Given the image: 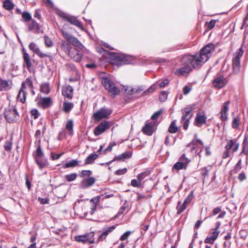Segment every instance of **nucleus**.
Returning <instances> with one entry per match:
<instances>
[{
    "instance_id": "nucleus-1",
    "label": "nucleus",
    "mask_w": 248,
    "mask_h": 248,
    "mask_svg": "<svg viewBox=\"0 0 248 248\" xmlns=\"http://www.w3.org/2000/svg\"><path fill=\"white\" fill-rule=\"evenodd\" d=\"M215 50V46L212 44H208L201 49L200 52L194 55H186L181 60L185 66L177 69L175 74L176 75L187 76L192 71L191 66L195 69L200 68L211 57V53Z\"/></svg>"
},
{
    "instance_id": "nucleus-2",
    "label": "nucleus",
    "mask_w": 248,
    "mask_h": 248,
    "mask_svg": "<svg viewBox=\"0 0 248 248\" xmlns=\"http://www.w3.org/2000/svg\"><path fill=\"white\" fill-rule=\"evenodd\" d=\"M195 104L189 105L182 110L183 115L181 122L183 124V128L185 130H187L188 128L189 120L193 115L192 111L195 109Z\"/></svg>"
},
{
    "instance_id": "nucleus-3",
    "label": "nucleus",
    "mask_w": 248,
    "mask_h": 248,
    "mask_svg": "<svg viewBox=\"0 0 248 248\" xmlns=\"http://www.w3.org/2000/svg\"><path fill=\"white\" fill-rule=\"evenodd\" d=\"M102 83L112 97H115L120 93V90L116 87L114 82L109 78H103Z\"/></svg>"
},
{
    "instance_id": "nucleus-4",
    "label": "nucleus",
    "mask_w": 248,
    "mask_h": 248,
    "mask_svg": "<svg viewBox=\"0 0 248 248\" xmlns=\"http://www.w3.org/2000/svg\"><path fill=\"white\" fill-rule=\"evenodd\" d=\"M4 116L6 120L9 123L16 122L19 118L16 109L13 106L9 107L5 109Z\"/></svg>"
},
{
    "instance_id": "nucleus-5",
    "label": "nucleus",
    "mask_w": 248,
    "mask_h": 248,
    "mask_svg": "<svg viewBox=\"0 0 248 248\" xmlns=\"http://www.w3.org/2000/svg\"><path fill=\"white\" fill-rule=\"evenodd\" d=\"M111 113L110 109L102 108L93 114V117L95 121H99L103 119L108 118Z\"/></svg>"
},
{
    "instance_id": "nucleus-6",
    "label": "nucleus",
    "mask_w": 248,
    "mask_h": 248,
    "mask_svg": "<svg viewBox=\"0 0 248 248\" xmlns=\"http://www.w3.org/2000/svg\"><path fill=\"white\" fill-rule=\"evenodd\" d=\"M62 32L63 36L69 43L80 49L83 47V45L76 37L69 33L67 31L62 30Z\"/></svg>"
},
{
    "instance_id": "nucleus-7",
    "label": "nucleus",
    "mask_w": 248,
    "mask_h": 248,
    "mask_svg": "<svg viewBox=\"0 0 248 248\" xmlns=\"http://www.w3.org/2000/svg\"><path fill=\"white\" fill-rule=\"evenodd\" d=\"M243 51L240 48L234 55L232 59V69L234 73L237 74L239 72L240 68V58L243 55Z\"/></svg>"
},
{
    "instance_id": "nucleus-8",
    "label": "nucleus",
    "mask_w": 248,
    "mask_h": 248,
    "mask_svg": "<svg viewBox=\"0 0 248 248\" xmlns=\"http://www.w3.org/2000/svg\"><path fill=\"white\" fill-rule=\"evenodd\" d=\"M93 236L94 232H92L86 234L76 236L75 237V240L78 242H88L90 244H92L94 242Z\"/></svg>"
},
{
    "instance_id": "nucleus-9",
    "label": "nucleus",
    "mask_w": 248,
    "mask_h": 248,
    "mask_svg": "<svg viewBox=\"0 0 248 248\" xmlns=\"http://www.w3.org/2000/svg\"><path fill=\"white\" fill-rule=\"evenodd\" d=\"M29 47L30 49L34 52L40 58H44L45 57H48L50 58V59H52V57L50 55L42 52L40 49L37 47L36 44L33 42L29 44Z\"/></svg>"
},
{
    "instance_id": "nucleus-10",
    "label": "nucleus",
    "mask_w": 248,
    "mask_h": 248,
    "mask_svg": "<svg viewBox=\"0 0 248 248\" xmlns=\"http://www.w3.org/2000/svg\"><path fill=\"white\" fill-rule=\"evenodd\" d=\"M109 124L107 121H104L101 123L96 126L93 131L94 134L96 136H99L106 131V129L109 128Z\"/></svg>"
},
{
    "instance_id": "nucleus-11",
    "label": "nucleus",
    "mask_w": 248,
    "mask_h": 248,
    "mask_svg": "<svg viewBox=\"0 0 248 248\" xmlns=\"http://www.w3.org/2000/svg\"><path fill=\"white\" fill-rule=\"evenodd\" d=\"M181 161L176 162L173 167V169L176 170H180L183 168L186 169L187 164L189 162L188 159L186 157L185 155L184 154L180 157Z\"/></svg>"
},
{
    "instance_id": "nucleus-12",
    "label": "nucleus",
    "mask_w": 248,
    "mask_h": 248,
    "mask_svg": "<svg viewBox=\"0 0 248 248\" xmlns=\"http://www.w3.org/2000/svg\"><path fill=\"white\" fill-rule=\"evenodd\" d=\"M62 18L68 22L72 25L78 27L80 29H82V25L81 22L78 20L75 16H70L67 15H63L62 16Z\"/></svg>"
},
{
    "instance_id": "nucleus-13",
    "label": "nucleus",
    "mask_w": 248,
    "mask_h": 248,
    "mask_svg": "<svg viewBox=\"0 0 248 248\" xmlns=\"http://www.w3.org/2000/svg\"><path fill=\"white\" fill-rule=\"evenodd\" d=\"M67 55L75 62H79L81 59L82 54L77 48L73 47Z\"/></svg>"
},
{
    "instance_id": "nucleus-14",
    "label": "nucleus",
    "mask_w": 248,
    "mask_h": 248,
    "mask_svg": "<svg viewBox=\"0 0 248 248\" xmlns=\"http://www.w3.org/2000/svg\"><path fill=\"white\" fill-rule=\"evenodd\" d=\"M227 83L226 79L221 76L216 77L213 82L214 86L218 89L223 87Z\"/></svg>"
},
{
    "instance_id": "nucleus-15",
    "label": "nucleus",
    "mask_w": 248,
    "mask_h": 248,
    "mask_svg": "<svg viewBox=\"0 0 248 248\" xmlns=\"http://www.w3.org/2000/svg\"><path fill=\"white\" fill-rule=\"evenodd\" d=\"M95 182V179L93 177H88L83 180L80 184V187L82 189L87 188L93 186Z\"/></svg>"
},
{
    "instance_id": "nucleus-16",
    "label": "nucleus",
    "mask_w": 248,
    "mask_h": 248,
    "mask_svg": "<svg viewBox=\"0 0 248 248\" xmlns=\"http://www.w3.org/2000/svg\"><path fill=\"white\" fill-rule=\"evenodd\" d=\"M142 131L145 134L151 136L155 131V124L154 123H147L142 128Z\"/></svg>"
},
{
    "instance_id": "nucleus-17",
    "label": "nucleus",
    "mask_w": 248,
    "mask_h": 248,
    "mask_svg": "<svg viewBox=\"0 0 248 248\" xmlns=\"http://www.w3.org/2000/svg\"><path fill=\"white\" fill-rule=\"evenodd\" d=\"M116 225H112L104 230L102 234L98 237V241H103L105 240L107 235L116 228Z\"/></svg>"
},
{
    "instance_id": "nucleus-18",
    "label": "nucleus",
    "mask_w": 248,
    "mask_h": 248,
    "mask_svg": "<svg viewBox=\"0 0 248 248\" xmlns=\"http://www.w3.org/2000/svg\"><path fill=\"white\" fill-rule=\"evenodd\" d=\"M26 89V87L25 86V84L22 83L21 89L17 95V99L22 103H24L26 100L27 95Z\"/></svg>"
},
{
    "instance_id": "nucleus-19",
    "label": "nucleus",
    "mask_w": 248,
    "mask_h": 248,
    "mask_svg": "<svg viewBox=\"0 0 248 248\" xmlns=\"http://www.w3.org/2000/svg\"><path fill=\"white\" fill-rule=\"evenodd\" d=\"M31 21V23L28 24L29 31H33L35 33H38L40 29L39 24L33 19Z\"/></svg>"
},
{
    "instance_id": "nucleus-20",
    "label": "nucleus",
    "mask_w": 248,
    "mask_h": 248,
    "mask_svg": "<svg viewBox=\"0 0 248 248\" xmlns=\"http://www.w3.org/2000/svg\"><path fill=\"white\" fill-rule=\"evenodd\" d=\"M207 117L204 115H200L198 113L196 115L195 120V125L201 127L203 124H205L206 122Z\"/></svg>"
},
{
    "instance_id": "nucleus-21",
    "label": "nucleus",
    "mask_w": 248,
    "mask_h": 248,
    "mask_svg": "<svg viewBox=\"0 0 248 248\" xmlns=\"http://www.w3.org/2000/svg\"><path fill=\"white\" fill-rule=\"evenodd\" d=\"M219 233V231H214L210 236L206 237L204 240V243L206 244H213L214 241L217 239Z\"/></svg>"
},
{
    "instance_id": "nucleus-22",
    "label": "nucleus",
    "mask_w": 248,
    "mask_h": 248,
    "mask_svg": "<svg viewBox=\"0 0 248 248\" xmlns=\"http://www.w3.org/2000/svg\"><path fill=\"white\" fill-rule=\"evenodd\" d=\"M40 103L44 108H48L52 104V101L49 97H44L41 98Z\"/></svg>"
},
{
    "instance_id": "nucleus-23",
    "label": "nucleus",
    "mask_w": 248,
    "mask_h": 248,
    "mask_svg": "<svg viewBox=\"0 0 248 248\" xmlns=\"http://www.w3.org/2000/svg\"><path fill=\"white\" fill-rule=\"evenodd\" d=\"M73 88L71 86H68L62 91V95L68 99H71L73 97Z\"/></svg>"
},
{
    "instance_id": "nucleus-24",
    "label": "nucleus",
    "mask_w": 248,
    "mask_h": 248,
    "mask_svg": "<svg viewBox=\"0 0 248 248\" xmlns=\"http://www.w3.org/2000/svg\"><path fill=\"white\" fill-rule=\"evenodd\" d=\"M132 155V153L131 152H125L123 153L121 155H120L117 156H115L113 161L114 160H124L126 159L129 158L131 157Z\"/></svg>"
},
{
    "instance_id": "nucleus-25",
    "label": "nucleus",
    "mask_w": 248,
    "mask_h": 248,
    "mask_svg": "<svg viewBox=\"0 0 248 248\" xmlns=\"http://www.w3.org/2000/svg\"><path fill=\"white\" fill-rule=\"evenodd\" d=\"M98 155L96 154H92L87 156L85 160V164H91L94 162V160L97 158Z\"/></svg>"
},
{
    "instance_id": "nucleus-26",
    "label": "nucleus",
    "mask_w": 248,
    "mask_h": 248,
    "mask_svg": "<svg viewBox=\"0 0 248 248\" xmlns=\"http://www.w3.org/2000/svg\"><path fill=\"white\" fill-rule=\"evenodd\" d=\"M73 107V103L71 102H64L63 103L62 110L65 113H68L71 111Z\"/></svg>"
},
{
    "instance_id": "nucleus-27",
    "label": "nucleus",
    "mask_w": 248,
    "mask_h": 248,
    "mask_svg": "<svg viewBox=\"0 0 248 248\" xmlns=\"http://www.w3.org/2000/svg\"><path fill=\"white\" fill-rule=\"evenodd\" d=\"M23 59L27 68L30 69L31 66V62L30 60V57L26 52H24L23 53Z\"/></svg>"
},
{
    "instance_id": "nucleus-28",
    "label": "nucleus",
    "mask_w": 248,
    "mask_h": 248,
    "mask_svg": "<svg viewBox=\"0 0 248 248\" xmlns=\"http://www.w3.org/2000/svg\"><path fill=\"white\" fill-rule=\"evenodd\" d=\"M40 91L41 93L47 94L49 93L50 88L48 83H43L40 85Z\"/></svg>"
},
{
    "instance_id": "nucleus-29",
    "label": "nucleus",
    "mask_w": 248,
    "mask_h": 248,
    "mask_svg": "<svg viewBox=\"0 0 248 248\" xmlns=\"http://www.w3.org/2000/svg\"><path fill=\"white\" fill-rule=\"evenodd\" d=\"M80 161H78L77 159H73L65 164V168H73L79 165V163Z\"/></svg>"
},
{
    "instance_id": "nucleus-30",
    "label": "nucleus",
    "mask_w": 248,
    "mask_h": 248,
    "mask_svg": "<svg viewBox=\"0 0 248 248\" xmlns=\"http://www.w3.org/2000/svg\"><path fill=\"white\" fill-rule=\"evenodd\" d=\"M186 208V204H185L184 202L183 204H182L181 202L179 201L176 207V209L177 210V214L178 215H180L185 210Z\"/></svg>"
},
{
    "instance_id": "nucleus-31",
    "label": "nucleus",
    "mask_w": 248,
    "mask_h": 248,
    "mask_svg": "<svg viewBox=\"0 0 248 248\" xmlns=\"http://www.w3.org/2000/svg\"><path fill=\"white\" fill-rule=\"evenodd\" d=\"M178 129V127L176 125V120H174L170 124L168 130L171 133H175L177 132Z\"/></svg>"
},
{
    "instance_id": "nucleus-32",
    "label": "nucleus",
    "mask_w": 248,
    "mask_h": 248,
    "mask_svg": "<svg viewBox=\"0 0 248 248\" xmlns=\"http://www.w3.org/2000/svg\"><path fill=\"white\" fill-rule=\"evenodd\" d=\"M3 7L7 10H11L14 8V4L9 0H6L4 1L3 4Z\"/></svg>"
},
{
    "instance_id": "nucleus-33",
    "label": "nucleus",
    "mask_w": 248,
    "mask_h": 248,
    "mask_svg": "<svg viewBox=\"0 0 248 248\" xmlns=\"http://www.w3.org/2000/svg\"><path fill=\"white\" fill-rule=\"evenodd\" d=\"M198 143L201 144L203 146V142L200 140L194 139L192 141L187 145V147L193 146L192 150H195L196 147H195Z\"/></svg>"
},
{
    "instance_id": "nucleus-34",
    "label": "nucleus",
    "mask_w": 248,
    "mask_h": 248,
    "mask_svg": "<svg viewBox=\"0 0 248 248\" xmlns=\"http://www.w3.org/2000/svg\"><path fill=\"white\" fill-rule=\"evenodd\" d=\"M72 48L69 43L63 42L62 44V48L67 54L69 53Z\"/></svg>"
},
{
    "instance_id": "nucleus-35",
    "label": "nucleus",
    "mask_w": 248,
    "mask_h": 248,
    "mask_svg": "<svg viewBox=\"0 0 248 248\" xmlns=\"http://www.w3.org/2000/svg\"><path fill=\"white\" fill-rule=\"evenodd\" d=\"M242 153H244L248 155V140L247 138H245L243 143V150Z\"/></svg>"
},
{
    "instance_id": "nucleus-36",
    "label": "nucleus",
    "mask_w": 248,
    "mask_h": 248,
    "mask_svg": "<svg viewBox=\"0 0 248 248\" xmlns=\"http://www.w3.org/2000/svg\"><path fill=\"white\" fill-rule=\"evenodd\" d=\"M0 85L4 90H7L9 89V84L7 80L2 79L1 78H0Z\"/></svg>"
},
{
    "instance_id": "nucleus-37",
    "label": "nucleus",
    "mask_w": 248,
    "mask_h": 248,
    "mask_svg": "<svg viewBox=\"0 0 248 248\" xmlns=\"http://www.w3.org/2000/svg\"><path fill=\"white\" fill-rule=\"evenodd\" d=\"M77 177V174L75 173L67 174L65 176V178L68 182H71L75 180Z\"/></svg>"
},
{
    "instance_id": "nucleus-38",
    "label": "nucleus",
    "mask_w": 248,
    "mask_h": 248,
    "mask_svg": "<svg viewBox=\"0 0 248 248\" xmlns=\"http://www.w3.org/2000/svg\"><path fill=\"white\" fill-rule=\"evenodd\" d=\"M22 16L24 22H28L32 20L31 15L27 12L22 13Z\"/></svg>"
},
{
    "instance_id": "nucleus-39",
    "label": "nucleus",
    "mask_w": 248,
    "mask_h": 248,
    "mask_svg": "<svg viewBox=\"0 0 248 248\" xmlns=\"http://www.w3.org/2000/svg\"><path fill=\"white\" fill-rule=\"evenodd\" d=\"M73 121L72 120H69L67 121L65 128L67 129L69 132H72L73 130Z\"/></svg>"
},
{
    "instance_id": "nucleus-40",
    "label": "nucleus",
    "mask_w": 248,
    "mask_h": 248,
    "mask_svg": "<svg viewBox=\"0 0 248 248\" xmlns=\"http://www.w3.org/2000/svg\"><path fill=\"white\" fill-rule=\"evenodd\" d=\"M240 124V118L238 117H234L232 122V127L236 129Z\"/></svg>"
},
{
    "instance_id": "nucleus-41",
    "label": "nucleus",
    "mask_w": 248,
    "mask_h": 248,
    "mask_svg": "<svg viewBox=\"0 0 248 248\" xmlns=\"http://www.w3.org/2000/svg\"><path fill=\"white\" fill-rule=\"evenodd\" d=\"M12 142L11 140H7L4 145V148L5 151L10 152L12 149Z\"/></svg>"
},
{
    "instance_id": "nucleus-42",
    "label": "nucleus",
    "mask_w": 248,
    "mask_h": 248,
    "mask_svg": "<svg viewBox=\"0 0 248 248\" xmlns=\"http://www.w3.org/2000/svg\"><path fill=\"white\" fill-rule=\"evenodd\" d=\"M35 161L37 164L41 169H43L46 166V161H44L39 158H35Z\"/></svg>"
},
{
    "instance_id": "nucleus-43",
    "label": "nucleus",
    "mask_w": 248,
    "mask_h": 248,
    "mask_svg": "<svg viewBox=\"0 0 248 248\" xmlns=\"http://www.w3.org/2000/svg\"><path fill=\"white\" fill-rule=\"evenodd\" d=\"M45 44L47 47H51L53 46V43L51 39L47 36L45 35L44 37Z\"/></svg>"
},
{
    "instance_id": "nucleus-44",
    "label": "nucleus",
    "mask_w": 248,
    "mask_h": 248,
    "mask_svg": "<svg viewBox=\"0 0 248 248\" xmlns=\"http://www.w3.org/2000/svg\"><path fill=\"white\" fill-rule=\"evenodd\" d=\"M44 155V153L42 150L40 145L38 146L35 152V158H39Z\"/></svg>"
},
{
    "instance_id": "nucleus-45",
    "label": "nucleus",
    "mask_w": 248,
    "mask_h": 248,
    "mask_svg": "<svg viewBox=\"0 0 248 248\" xmlns=\"http://www.w3.org/2000/svg\"><path fill=\"white\" fill-rule=\"evenodd\" d=\"M230 103V101H228L225 102L223 104V107L221 110V112H222V113L225 112V113H228V111L229 110V105Z\"/></svg>"
},
{
    "instance_id": "nucleus-46",
    "label": "nucleus",
    "mask_w": 248,
    "mask_h": 248,
    "mask_svg": "<svg viewBox=\"0 0 248 248\" xmlns=\"http://www.w3.org/2000/svg\"><path fill=\"white\" fill-rule=\"evenodd\" d=\"M131 184L134 187H140L141 186V182L139 181L138 179L137 180L133 179L131 181Z\"/></svg>"
},
{
    "instance_id": "nucleus-47",
    "label": "nucleus",
    "mask_w": 248,
    "mask_h": 248,
    "mask_svg": "<svg viewBox=\"0 0 248 248\" xmlns=\"http://www.w3.org/2000/svg\"><path fill=\"white\" fill-rule=\"evenodd\" d=\"M216 20H211L209 22H206L205 25L208 29L211 30L213 29L216 24Z\"/></svg>"
},
{
    "instance_id": "nucleus-48",
    "label": "nucleus",
    "mask_w": 248,
    "mask_h": 248,
    "mask_svg": "<svg viewBox=\"0 0 248 248\" xmlns=\"http://www.w3.org/2000/svg\"><path fill=\"white\" fill-rule=\"evenodd\" d=\"M149 174V173H148L146 171L141 172L140 174H139L137 175V179L140 181V182H142V181L144 179V178L147 176Z\"/></svg>"
},
{
    "instance_id": "nucleus-49",
    "label": "nucleus",
    "mask_w": 248,
    "mask_h": 248,
    "mask_svg": "<svg viewBox=\"0 0 248 248\" xmlns=\"http://www.w3.org/2000/svg\"><path fill=\"white\" fill-rule=\"evenodd\" d=\"M168 97V94L166 92L162 91L159 97V100L161 102L165 101Z\"/></svg>"
},
{
    "instance_id": "nucleus-50",
    "label": "nucleus",
    "mask_w": 248,
    "mask_h": 248,
    "mask_svg": "<svg viewBox=\"0 0 248 248\" xmlns=\"http://www.w3.org/2000/svg\"><path fill=\"white\" fill-rule=\"evenodd\" d=\"M22 83L25 84V87H26V86H27L30 89L33 88L32 82L31 80V78H27L26 79L25 81L24 82H23Z\"/></svg>"
},
{
    "instance_id": "nucleus-51",
    "label": "nucleus",
    "mask_w": 248,
    "mask_h": 248,
    "mask_svg": "<svg viewBox=\"0 0 248 248\" xmlns=\"http://www.w3.org/2000/svg\"><path fill=\"white\" fill-rule=\"evenodd\" d=\"M193 191H191L190 192V193H189V194L188 195V196H187V197L184 201V203L186 204L188 203H189L193 199Z\"/></svg>"
},
{
    "instance_id": "nucleus-52",
    "label": "nucleus",
    "mask_w": 248,
    "mask_h": 248,
    "mask_svg": "<svg viewBox=\"0 0 248 248\" xmlns=\"http://www.w3.org/2000/svg\"><path fill=\"white\" fill-rule=\"evenodd\" d=\"M233 145L234 141L232 140H228L227 141V144L225 147L226 150L230 151L232 148Z\"/></svg>"
},
{
    "instance_id": "nucleus-53",
    "label": "nucleus",
    "mask_w": 248,
    "mask_h": 248,
    "mask_svg": "<svg viewBox=\"0 0 248 248\" xmlns=\"http://www.w3.org/2000/svg\"><path fill=\"white\" fill-rule=\"evenodd\" d=\"M64 153H62L59 154H57L54 153H51V157L52 158V159L53 160H57L59 159L63 154Z\"/></svg>"
},
{
    "instance_id": "nucleus-54",
    "label": "nucleus",
    "mask_w": 248,
    "mask_h": 248,
    "mask_svg": "<svg viewBox=\"0 0 248 248\" xmlns=\"http://www.w3.org/2000/svg\"><path fill=\"white\" fill-rule=\"evenodd\" d=\"M127 169L124 168L122 169H119L115 171V174L117 175H121L125 174L127 172Z\"/></svg>"
},
{
    "instance_id": "nucleus-55",
    "label": "nucleus",
    "mask_w": 248,
    "mask_h": 248,
    "mask_svg": "<svg viewBox=\"0 0 248 248\" xmlns=\"http://www.w3.org/2000/svg\"><path fill=\"white\" fill-rule=\"evenodd\" d=\"M116 145V143L115 142H111L109 143V145L108 146V147H107V148H106L105 150H104L103 152V153H106V152L107 151H109V152H110L112 151V147Z\"/></svg>"
},
{
    "instance_id": "nucleus-56",
    "label": "nucleus",
    "mask_w": 248,
    "mask_h": 248,
    "mask_svg": "<svg viewBox=\"0 0 248 248\" xmlns=\"http://www.w3.org/2000/svg\"><path fill=\"white\" fill-rule=\"evenodd\" d=\"M115 58L117 60L122 61V62H124V61H125L127 60L126 57L124 55H122V54H117L115 56Z\"/></svg>"
},
{
    "instance_id": "nucleus-57",
    "label": "nucleus",
    "mask_w": 248,
    "mask_h": 248,
    "mask_svg": "<svg viewBox=\"0 0 248 248\" xmlns=\"http://www.w3.org/2000/svg\"><path fill=\"white\" fill-rule=\"evenodd\" d=\"M131 232L130 231L126 232L121 236L120 239L122 241L125 240L131 234Z\"/></svg>"
},
{
    "instance_id": "nucleus-58",
    "label": "nucleus",
    "mask_w": 248,
    "mask_h": 248,
    "mask_svg": "<svg viewBox=\"0 0 248 248\" xmlns=\"http://www.w3.org/2000/svg\"><path fill=\"white\" fill-rule=\"evenodd\" d=\"M162 110L160 109L158 111L155 112L152 116V119L153 120H156L158 118L159 115L162 113Z\"/></svg>"
},
{
    "instance_id": "nucleus-59",
    "label": "nucleus",
    "mask_w": 248,
    "mask_h": 248,
    "mask_svg": "<svg viewBox=\"0 0 248 248\" xmlns=\"http://www.w3.org/2000/svg\"><path fill=\"white\" fill-rule=\"evenodd\" d=\"M31 113L34 119H37L39 116V112L36 109H32L31 111Z\"/></svg>"
},
{
    "instance_id": "nucleus-60",
    "label": "nucleus",
    "mask_w": 248,
    "mask_h": 248,
    "mask_svg": "<svg viewBox=\"0 0 248 248\" xmlns=\"http://www.w3.org/2000/svg\"><path fill=\"white\" fill-rule=\"evenodd\" d=\"M92 172L89 170H83L81 172V176H90L92 174Z\"/></svg>"
},
{
    "instance_id": "nucleus-61",
    "label": "nucleus",
    "mask_w": 248,
    "mask_h": 248,
    "mask_svg": "<svg viewBox=\"0 0 248 248\" xmlns=\"http://www.w3.org/2000/svg\"><path fill=\"white\" fill-rule=\"evenodd\" d=\"M169 83V80L168 79H165L163 81H162L161 83L159 84V86L161 88H163L167 86Z\"/></svg>"
},
{
    "instance_id": "nucleus-62",
    "label": "nucleus",
    "mask_w": 248,
    "mask_h": 248,
    "mask_svg": "<svg viewBox=\"0 0 248 248\" xmlns=\"http://www.w3.org/2000/svg\"><path fill=\"white\" fill-rule=\"evenodd\" d=\"M227 115H228L227 113H225V112L222 113V112H221V111H220V118L222 121H225L227 119Z\"/></svg>"
},
{
    "instance_id": "nucleus-63",
    "label": "nucleus",
    "mask_w": 248,
    "mask_h": 248,
    "mask_svg": "<svg viewBox=\"0 0 248 248\" xmlns=\"http://www.w3.org/2000/svg\"><path fill=\"white\" fill-rule=\"evenodd\" d=\"M221 210L220 207H216L212 211V215L214 216L216 215L217 214L221 212Z\"/></svg>"
},
{
    "instance_id": "nucleus-64",
    "label": "nucleus",
    "mask_w": 248,
    "mask_h": 248,
    "mask_svg": "<svg viewBox=\"0 0 248 248\" xmlns=\"http://www.w3.org/2000/svg\"><path fill=\"white\" fill-rule=\"evenodd\" d=\"M246 174L244 172H241L238 176V178L240 181H242L246 179Z\"/></svg>"
}]
</instances>
